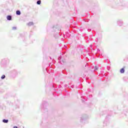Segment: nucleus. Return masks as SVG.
I'll return each instance as SVG.
<instances>
[{"instance_id":"obj_9","label":"nucleus","mask_w":128,"mask_h":128,"mask_svg":"<svg viewBox=\"0 0 128 128\" xmlns=\"http://www.w3.org/2000/svg\"><path fill=\"white\" fill-rule=\"evenodd\" d=\"M14 128H18V126H15L14 127Z\"/></svg>"},{"instance_id":"obj_5","label":"nucleus","mask_w":128,"mask_h":128,"mask_svg":"<svg viewBox=\"0 0 128 128\" xmlns=\"http://www.w3.org/2000/svg\"><path fill=\"white\" fill-rule=\"evenodd\" d=\"M41 2H42V1H40V0H38V1L37 2V4H40Z\"/></svg>"},{"instance_id":"obj_4","label":"nucleus","mask_w":128,"mask_h":128,"mask_svg":"<svg viewBox=\"0 0 128 128\" xmlns=\"http://www.w3.org/2000/svg\"><path fill=\"white\" fill-rule=\"evenodd\" d=\"M16 14H18V16H20V10H17L16 12Z\"/></svg>"},{"instance_id":"obj_6","label":"nucleus","mask_w":128,"mask_h":128,"mask_svg":"<svg viewBox=\"0 0 128 128\" xmlns=\"http://www.w3.org/2000/svg\"><path fill=\"white\" fill-rule=\"evenodd\" d=\"M6 78V76L2 75L1 77V78H2V80H4V78Z\"/></svg>"},{"instance_id":"obj_1","label":"nucleus","mask_w":128,"mask_h":128,"mask_svg":"<svg viewBox=\"0 0 128 128\" xmlns=\"http://www.w3.org/2000/svg\"><path fill=\"white\" fill-rule=\"evenodd\" d=\"M120 72L121 74H124V68H122L120 70Z\"/></svg>"},{"instance_id":"obj_8","label":"nucleus","mask_w":128,"mask_h":128,"mask_svg":"<svg viewBox=\"0 0 128 128\" xmlns=\"http://www.w3.org/2000/svg\"><path fill=\"white\" fill-rule=\"evenodd\" d=\"M16 27L13 28V30H16Z\"/></svg>"},{"instance_id":"obj_3","label":"nucleus","mask_w":128,"mask_h":128,"mask_svg":"<svg viewBox=\"0 0 128 128\" xmlns=\"http://www.w3.org/2000/svg\"><path fill=\"white\" fill-rule=\"evenodd\" d=\"M3 122H4V124H8V120H2Z\"/></svg>"},{"instance_id":"obj_7","label":"nucleus","mask_w":128,"mask_h":128,"mask_svg":"<svg viewBox=\"0 0 128 128\" xmlns=\"http://www.w3.org/2000/svg\"><path fill=\"white\" fill-rule=\"evenodd\" d=\"M94 68H95L96 70H98V66H95Z\"/></svg>"},{"instance_id":"obj_2","label":"nucleus","mask_w":128,"mask_h":128,"mask_svg":"<svg viewBox=\"0 0 128 128\" xmlns=\"http://www.w3.org/2000/svg\"><path fill=\"white\" fill-rule=\"evenodd\" d=\"M7 20H12V16H7Z\"/></svg>"}]
</instances>
